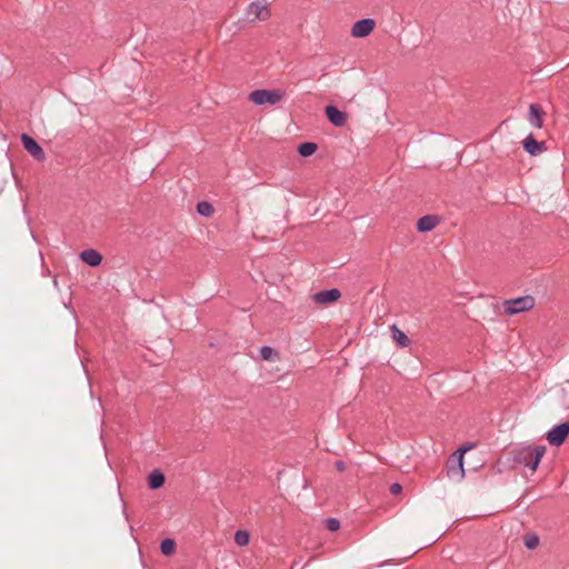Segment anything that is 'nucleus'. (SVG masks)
Wrapping results in <instances>:
<instances>
[{
	"instance_id": "f257e3e1",
	"label": "nucleus",
	"mask_w": 569,
	"mask_h": 569,
	"mask_svg": "<svg viewBox=\"0 0 569 569\" xmlns=\"http://www.w3.org/2000/svg\"><path fill=\"white\" fill-rule=\"evenodd\" d=\"M546 453V447L545 446H536V447H525L520 449L516 456V460L529 467L531 471H536L542 457Z\"/></svg>"
},
{
	"instance_id": "f03ea898",
	"label": "nucleus",
	"mask_w": 569,
	"mask_h": 569,
	"mask_svg": "<svg viewBox=\"0 0 569 569\" xmlns=\"http://www.w3.org/2000/svg\"><path fill=\"white\" fill-rule=\"evenodd\" d=\"M284 98V92L279 89L274 90H254L249 94V100L254 104H276Z\"/></svg>"
},
{
	"instance_id": "7ed1b4c3",
	"label": "nucleus",
	"mask_w": 569,
	"mask_h": 569,
	"mask_svg": "<svg viewBox=\"0 0 569 569\" xmlns=\"http://www.w3.org/2000/svg\"><path fill=\"white\" fill-rule=\"evenodd\" d=\"M503 311L508 316H513L523 311L531 310L535 306V299L531 296L519 297L503 302Z\"/></svg>"
},
{
	"instance_id": "20e7f679",
	"label": "nucleus",
	"mask_w": 569,
	"mask_h": 569,
	"mask_svg": "<svg viewBox=\"0 0 569 569\" xmlns=\"http://www.w3.org/2000/svg\"><path fill=\"white\" fill-rule=\"evenodd\" d=\"M246 17L249 22L266 21L270 18V10L261 1L252 2L246 9Z\"/></svg>"
},
{
	"instance_id": "39448f33",
	"label": "nucleus",
	"mask_w": 569,
	"mask_h": 569,
	"mask_svg": "<svg viewBox=\"0 0 569 569\" xmlns=\"http://www.w3.org/2000/svg\"><path fill=\"white\" fill-rule=\"evenodd\" d=\"M569 435V422L560 423L553 427L546 436L551 446H561Z\"/></svg>"
},
{
	"instance_id": "423d86ee",
	"label": "nucleus",
	"mask_w": 569,
	"mask_h": 569,
	"mask_svg": "<svg viewBox=\"0 0 569 569\" xmlns=\"http://www.w3.org/2000/svg\"><path fill=\"white\" fill-rule=\"evenodd\" d=\"M472 448L471 445L460 448L455 455L453 458H456V465L457 467L449 466L448 467V476L451 478H463L465 470H463V456L465 453Z\"/></svg>"
},
{
	"instance_id": "0eeeda50",
	"label": "nucleus",
	"mask_w": 569,
	"mask_h": 569,
	"mask_svg": "<svg viewBox=\"0 0 569 569\" xmlns=\"http://www.w3.org/2000/svg\"><path fill=\"white\" fill-rule=\"evenodd\" d=\"M376 27V22L372 19L358 20L351 29V34L355 38H363L369 36Z\"/></svg>"
},
{
	"instance_id": "6e6552de",
	"label": "nucleus",
	"mask_w": 569,
	"mask_h": 569,
	"mask_svg": "<svg viewBox=\"0 0 569 569\" xmlns=\"http://www.w3.org/2000/svg\"><path fill=\"white\" fill-rule=\"evenodd\" d=\"M21 141L23 148L37 160H44L46 154L43 149L38 144V142L28 134H22Z\"/></svg>"
},
{
	"instance_id": "1a4fd4ad",
	"label": "nucleus",
	"mask_w": 569,
	"mask_h": 569,
	"mask_svg": "<svg viewBox=\"0 0 569 569\" xmlns=\"http://www.w3.org/2000/svg\"><path fill=\"white\" fill-rule=\"evenodd\" d=\"M328 120L336 127H342L347 122V114L333 106H327L325 109Z\"/></svg>"
},
{
	"instance_id": "9d476101",
	"label": "nucleus",
	"mask_w": 569,
	"mask_h": 569,
	"mask_svg": "<svg viewBox=\"0 0 569 569\" xmlns=\"http://www.w3.org/2000/svg\"><path fill=\"white\" fill-rule=\"evenodd\" d=\"M341 293L338 289H330L317 292L312 296L313 301L320 305L335 302L340 298Z\"/></svg>"
},
{
	"instance_id": "9b49d317",
	"label": "nucleus",
	"mask_w": 569,
	"mask_h": 569,
	"mask_svg": "<svg viewBox=\"0 0 569 569\" xmlns=\"http://www.w3.org/2000/svg\"><path fill=\"white\" fill-rule=\"evenodd\" d=\"M543 116L545 111L539 104H530L529 107V122L537 129H541L543 127Z\"/></svg>"
},
{
	"instance_id": "f8f14e48",
	"label": "nucleus",
	"mask_w": 569,
	"mask_h": 569,
	"mask_svg": "<svg viewBox=\"0 0 569 569\" xmlns=\"http://www.w3.org/2000/svg\"><path fill=\"white\" fill-rule=\"evenodd\" d=\"M523 148L531 156H537V154H539V153H541V152H543L546 150L545 142L537 141L532 137V134H529L523 140Z\"/></svg>"
},
{
	"instance_id": "ddd939ff",
	"label": "nucleus",
	"mask_w": 569,
	"mask_h": 569,
	"mask_svg": "<svg viewBox=\"0 0 569 569\" xmlns=\"http://www.w3.org/2000/svg\"><path fill=\"white\" fill-rule=\"evenodd\" d=\"M440 222V219L437 216H425L420 218L417 222V229L420 232H429L433 230Z\"/></svg>"
},
{
	"instance_id": "4468645a",
	"label": "nucleus",
	"mask_w": 569,
	"mask_h": 569,
	"mask_svg": "<svg viewBox=\"0 0 569 569\" xmlns=\"http://www.w3.org/2000/svg\"><path fill=\"white\" fill-rule=\"evenodd\" d=\"M80 258L84 263H87L91 267H97L102 261V256L94 249L83 250L80 253Z\"/></svg>"
},
{
	"instance_id": "2eb2a0df",
	"label": "nucleus",
	"mask_w": 569,
	"mask_h": 569,
	"mask_svg": "<svg viewBox=\"0 0 569 569\" xmlns=\"http://www.w3.org/2000/svg\"><path fill=\"white\" fill-rule=\"evenodd\" d=\"M392 332V339L393 341L401 348L408 347L410 343V340L408 336L400 330L396 325H392L390 328Z\"/></svg>"
},
{
	"instance_id": "dca6fc26",
	"label": "nucleus",
	"mask_w": 569,
	"mask_h": 569,
	"mask_svg": "<svg viewBox=\"0 0 569 569\" xmlns=\"http://www.w3.org/2000/svg\"><path fill=\"white\" fill-rule=\"evenodd\" d=\"M164 475L159 470H153L148 477V486L150 489L161 488L164 483Z\"/></svg>"
},
{
	"instance_id": "f3484780",
	"label": "nucleus",
	"mask_w": 569,
	"mask_h": 569,
	"mask_svg": "<svg viewBox=\"0 0 569 569\" xmlns=\"http://www.w3.org/2000/svg\"><path fill=\"white\" fill-rule=\"evenodd\" d=\"M260 356L267 361H278L280 359L279 352L271 347H262L260 349Z\"/></svg>"
},
{
	"instance_id": "a211bd4d",
	"label": "nucleus",
	"mask_w": 569,
	"mask_h": 569,
	"mask_svg": "<svg viewBox=\"0 0 569 569\" xmlns=\"http://www.w3.org/2000/svg\"><path fill=\"white\" fill-rule=\"evenodd\" d=\"M318 149V146L313 142H303L299 144L298 152L302 157H310L312 156Z\"/></svg>"
},
{
	"instance_id": "6ab92c4d",
	"label": "nucleus",
	"mask_w": 569,
	"mask_h": 569,
	"mask_svg": "<svg viewBox=\"0 0 569 569\" xmlns=\"http://www.w3.org/2000/svg\"><path fill=\"white\" fill-rule=\"evenodd\" d=\"M197 211L199 214L203 217H211L214 212V209L211 203L207 201H201L197 204Z\"/></svg>"
},
{
	"instance_id": "aec40b11",
	"label": "nucleus",
	"mask_w": 569,
	"mask_h": 569,
	"mask_svg": "<svg viewBox=\"0 0 569 569\" xmlns=\"http://www.w3.org/2000/svg\"><path fill=\"white\" fill-rule=\"evenodd\" d=\"M250 541V535L248 531L246 530H238L236 533H234V542L240 546V547H243V546H247Z\"/></svg>"
},
{
	"instance_id": "412c9836",
	"label": "nucleus",
	"mask_w": 569,
	"mask_h": 569,
	"mask_svg": "<svg viewBox=\"0 0 569 569\" xmlns=\"http://www.w3.org/2000/svg\"><path fill=\"white\" fill-rule=\"evenodd\" d=\"M176 551V542L174 540L172 539H164L162 540L161 542V552L164 555V556H171L173 555Z\"/></svg>"
},
{
	"instance_id": "4be33fe9",
	"label": "nucleus",
	"mask_w": 569,
	"mask_h": 569,
	"mask_svg": "<svg viewBox=\"0 0 569 569\" xmlns=\"http://www.w3.org/2000/svg\"><path fill=\"white\" fill-rule=\"evenodd\" d=\"M525 545L528 549H535L539 545V538L536 535H527Z\"/></svg>"
},
{
	"instance_id": "5701e85b",
	"label": "nucleus",
	"mask_w": 569,
	"mask_h": 569,
	"mask_svg": "<svg viewBox=\"0 0 569 569\" xmlns=\"http://www.w3.org/2000/svg\"><path fill=\"white\" fill-rule=\"evenodd\" d=\"M326 527L330 531H337L340 528V522L335 518H329L326 520Z\"/></svg>"
},
{
	"instance_id": "b1692460",
	"label": "nucleus",
	"mask_w": 569,
	"mask_h": 569,
	"mask_svg": "<svg viewBox=\"0 0 569 569\" xmlns=\"http://www.w3.org/2000/svg\"><path fill=\"white\" fill-rule=\"evenodd\" d=\"M401 490H402V487H401V485H399V483H393V485H391V487H390V492H391L392 495H395V496L399 495V493L401 492Z\"/></svg>"
},
{
	"instance_id": "393cba45",
	"label": "nucleus",
	"mask_w": 569,
	"mask_h": 569,
	"mask_svg": "<svg viewBox=\"0 0 569 569\" xmlns=\"http://www.w3.org/2000/svg\"><path fill=\"white\" fill-rule=\"evenodd\" d=\"M336 467H337V469H338L339 471H343V470H345V468H346V467H345V463H343L342 461H338V462L336 463Z\"/></svg>"
}]
</instances>
